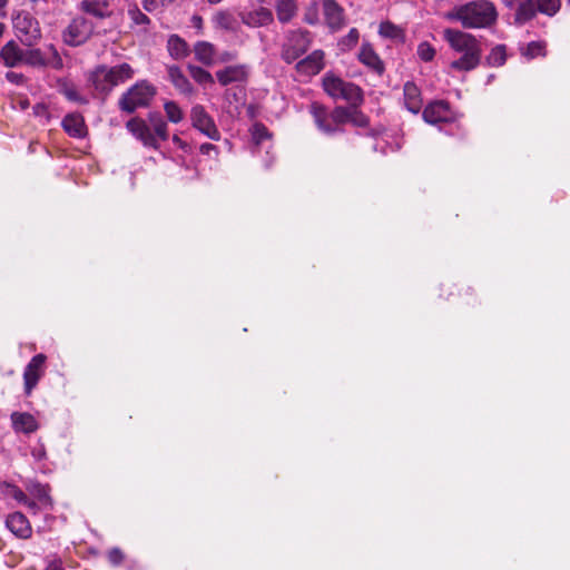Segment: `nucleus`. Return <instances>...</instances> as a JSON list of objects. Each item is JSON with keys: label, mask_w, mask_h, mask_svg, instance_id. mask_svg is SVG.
I'll return each mask as SVG.
<instances>
[{"label": "nucleus", "mask_w": 570, "mask_h": 570, "mask_svg": "<svg viewBox=\"0 0 570 570\" xmlns=\"http://www.w3.org/2000/svg\"><path fill=\"white\" fill-rule=\"evenodd\" d=\"M450 21H458L465 29H484L498 20L495 6L489 0H473L455 6L444 14Z\"/></svg>", "instance_id": "obj_1"}, {"label": "nucleus", "mask_w": 570, "mask_h": 570, "mask_svg": "<svg viewBox=\"0 0 570 570\" xmlns=\"http://www.w3.org/2000/svg\"><path fill=\"white\" fill-rule=\"evenodd\" d=\"M443 39L449 46L462 56L451 62V67L460 71L474 69L481 59V46L479 40L471 33L458 29H444Z\"/></svg>", "instance_id": "obj_2"}, {"label": "nucleus", "mask_w": 570, "mask_h": 570, "mask_svg": "<svg viewBox=\"0 0 570 570\" xmlns=\"http://www.w3.org/2000/svg\"><path fill=\"white\" fill-rule=\"evenodd\" d=\"M134 76V69L130 65L124 62L114 67L99 66L90 76V80L95 89L106 96L114 87L124 83L131 79Z\"/></svg>", "instance_id": "obj_3"}, {"label": "nucleus", "mask_w": 570, "mask_h": 570, "mask_svg": "<svg viewBox=\"0 0 570 570\" xmlns=\"http://www.w3.org/2000/svg\"><path fill=\"white\" fill-rule=\"evenodd\" d=\"M324 91L333 99H343L350 105L363 102L362 89L353 82L343 80L332 72H326L322 80Z\"/></svg>", "instance_id": "obj_4"}, {"label": "nucleus", "mask_w": 570, "mask_h": 570, "mask_svg": "<svg viewBox=\"0 0 570 570\" xmlns=\"http://www.w3.org/2000/svg\"><path fill=\"white\" fill-rule=\"evenodd\" d=\"M351 105L348 107H336L331 112L317 104L311 105V114L320 130L325 134H334L340 130V126L348 122Z\"/></svg>", "instance_id": "obj_5"}, {"label": "nucleus", "mask_w": 570, "mask_h": 570, "mask_svg": "<svg viewBox=\"0 0 570 570\" xmlns=\"http://www.w3.org/2000/svg\"><path fill=\"white\" fill-rule=\"evenodd\" d=\"M156 95V88L142 80L131 86L119 99V108L128 114L138 108L147 107Z\"/></svg>", "instance_id": "obj_6"}, {"label": "nucleus", "mask_w": 570, "mask_h": 570, "mask_svg": "<svg viewBox=\"0 0 570 570\" xmlns=\"http://www.w3.org/2000/svg\"><path fill=\"white\" fill-rule=\"evenodd\" d=\"M17 38L27 47L35 46L41 38L39 22L28 12H19L13 19Z\"/></svg>", "instance_id": "obj_7"}, {"label": "nucleus", "mask_w": 570, "mask_h": 570, "mask_svg": "<svg viewBox=\"0 0 570 570\" xmlns=\"http://www.w3.org/2000/svg\"><path fill=\"white\" fill-rule=\"evenodd\" d=\"M92 33V23L83 17L73 18L62 31V41L71 47L83 45Z\"/></svg>", "instance_id": "obj_8"}, {"label": "nucleus", "mask_w": 570, "mask_h": 570, "mask_svg": "<svg viewBox=\"0 0 570 570\" xmlns=\"http://www.w3.org/2000/svg\"><path fill=\"white\" fill-rule=\"evenodd\" d=\"M309 43L308 32L301 30L291 32L283 46L282 58L287 63H292L307 51Z\"/></svg>", "instance_id": "obj_9"}, {"label": "nucleus", "mask_w": 570, "mask_h": 570, "mask_svg": "<svg viewBox=\"0 0 570 570\" xmlns=\"http://www.w3.org/2000/svg\"><path fill=\"white\" fill-rule=\"evenodd\" d=\"M190 120L193 127L199 130L206 137L213 140H219V130L217 129L212 116L205 110V108L202 105L193 106L190 110Z\"/></svg>", "instance_id": "obj_10"}, {"label": "nucleus", "mask_w": 570, "mask_h": 570, "mask_svg": "<svg viewBox=\"0 0 570 570\" xmlns=\"http://www.w3.org/2000/svg\"><path fill=\"white\" fill-rule=\"evenodd\" d=\"M126 128L142 142L144 146L157 149L158 140L148 124L140 118H131L127 121Z\"/></svg>", "instance_id": "obj_11"}, {"label": "nucleus", "mask_w": 570, "mask_h": 570, "mask_svg": "<svg viewBox=\"0 0 570 570\" xmlns=\"http://www.w3.org/2000/svg\"><path fill=\"white\" fill-rule=\"evenodd\" d=\"M46 356L43 354L35 355L24 368L23 380L26 393L30 394L32 389L37 385L43 373V364Z\"/></svg>", "instance_id": "obj_12"}, {"label": "nucleus", "mask_w": 570, "mask_h": 570, "mask_svg": "<svg viewBox=\"0 0 570 570\" xmlns=\"http://www.w3.org/2000/svg\"><path fill=\"white\" fill-rule=\"evenodd\" d=\"M78 9L98 19H106L112 16V0H81Z\"/></svg>", "instance_id": "obj_13"}, {"label": "nucleus", "mask_w": 570, "mask_h": 570, "mask_svg": "<svg viewBox=\"0 0 570 570\" xmlns=\"http://www.w3.org/2000/svg\"><path fill=\"white\" fill-rule=\"evenodd\" d=\"M324 67V52L315 50L306 58L296 63V70L303 76L311 77L317 75Z\"/></svg>", "instance_id": "obj_14"}, {"label": "nucleus", "mask_w": 570, "mask_h": 570, "mask_svg": "<svg viewBox=\"0 0 570 570\" xmlns=\"http://www.w3.org/2000/svg\"><path fill=\"white\" fill-rule=\"evenodd\" d=\"M240 20L250 28L267 26L273 21V13L269 9L258 7L252 11L240 12Z\"/></svg>", "instance_id": "obj_15"}, {"label": "nucleus", "mask_w": 570, "mask_h": 570, "mask_svg": "<svg viewBox=\"0 0 570 570\" xmlns=\"http://www.w3.org/2000/svg\"><path fill=\"white\" fill-rule=\"evenodd\" d=\"M450 118L449 105L444 101L431 102L423 110V119L429 124L448 121Z\"/></svg>", "instance_id": "obj_16"}, {"label": "nucleus", "mask_w": 570, "mask_h": 570, "mask_svg": "<svg viewBox=\"0 0 570 570\" xmlns=\"http://www.w3.org/2000/svg\"><path fill=\"white\" fill-rule=\"evenodd\" d=\"M6 525L14 535L21 539H28L32 533L28 519L21 512L8 515Z\"/></svg>", "instance_id": "obj_17"}, {"label": "nucleus", "mask_w": 570, "mask_h": 570, "mask_svg": "<svg viewBox=\"0 0 570 570\" xmlns=\"http://www.w3.org/2000/svg\"><path fill=\"white\" fill-rule=\"evenodd\" d=\"M23 52L18 43L13 40L8 41L0 50V59L8 68H14L22 65Z\"/></svg>", "instance_id": "obj_18"}, {"label": "nucleus", "mask_w": 570, "mask_h": 570, "mask_svg": "<svg viewBox=\"0 0 570 570\" xmlns=\"http://www.w3.org/2000/svg\"><path fill=\"white\" fill-rule=\"evenodd\" d=\"M247 67L245 65L228 66L216 72V78L222 86L233 82H242L247 78Z\"/></svg>", "instance_id": "obj_19"}, {"label": "nucleus", "mask_w": 570, "mask_h": 570, "mask_svg": "<svg viewBox=\"0 0 570 570\" xmlns=\"http://www.w3.org/2000/svg\"><path fill=\"white\" fill-rule=\"evenodd\" d=\"M323 13L328 27L338 30L344 24L343 9L334 0H323Z\"/></svg>", "instance_id": "obj_20"}, {"label": "nucleus", "mask_w": 570, "mask_h": 570, "mask_svg": "<svg viewBox=\"0 0 570 570\" xmlns=\"http://www.w3.org/2000/svg\"><path fill=\"white\" fill-rule=\"evenodd\" d=\"M65 131L73 138H83L87 135V127L80 114L72 112L62 119Z\"/></svg>", "instance_id": "obj_21"}, {"label": "nucleus", "mask_w": 570, "mask_h": 570, "mask_svg": "<svg viewBox=\"0 0 570 570\" xmlns=\"http://www.w3.org/2000/svg\"><path fill=\"white\" fill-rule=\"evenodd\" d=\"M167 71L170 82L180 94L191 96L195 92L193 85L178 66H169Z\"/></svg>", "instance_id": "obj_22"}, {"label": "nucleus", "mask_w": 570, "mask_h": 570, "mask_svg": "<svg viewBox=\"0 0 570 570\" xmlns=\"http://www.w3.org/2000/svg\"><path fill=\"white\" fill-rule=\"evenodd\" d=\"M12 426L17 432L26 434L33 433L38 430L39 425L37 420L30 413L13 412L11 414Z\"/></svg>", "instance_id": "obj_23"}, {"label": "nucleus", "mask_w": 570, "mask_h": 570, "mask_svg": "<svg viewBox=\"0 0 570 570\" xmlns=\"http://www.w3.org/2000/svg\"><path fill=\"white\" fill-rule=\"evenodd\" d=\"M403 92L406 109L413 114H417L421 110L423 102L419 87L415 83L407 81L404 85Z\"/></svg>", "instance_id": "obj_24"}, {"label": "nucleus", "mask_w": 570, "mask_h": 570, "mask_svg": "<svg viewBox=\"0 0 570 570\" xmlns=\"http://www.w3.org/2000/svg\"><path fill=\"white\" fill-rule=\"evenodd\" d=\"M539 12L537 0H521L515 9L514 22L519 26L533 19Z\"/></svg>", "instance_id": "obj_25"}, {"label": "nucleus", "mask_w": 570, "mask_h": 570, "mask_svg": "<svg viewBox=\"0 0 570 570\" xmlns=\"http://www.w3.org/2000/svg\"><path fill=\"white\" fill-rule=\"evenodd\" d=\"M194 55L197 61L205 66H213L215 63L216 48L208 41H197L194 45Z\"/></svg>", "instance_id": "obj_26"}, {"label": "nucleus", "mask_w": 570, "mask_h": 570, "mask_svg": "<svg viewBox=\"0 0 570 570\" xmlns=\"http://www.w3.org/2000/svg\"><path fill=\"white\" fill-rule=\"evenodd\" d=\"M358 59L362 63L371 68L377 73L384 70L383 62L368 43H363L358 53Z\"/></svg>", "instance_id": "obj_27"}, {"label": "nucleus", "mask_w": 570, "mask_h": 570, "mask_svg": "<svg viewBox=\"0 0 570 570\" xmlns=\"http://www.w3.org/2000/svg\"><path fill=\"white\" fill-rule=\"evenodd\" d=\"M167 49L170 57H173L176 60L184 59L189 55V48L187 42L177 35H171L168 38Z\"/></svg>", "instance_id": "obj_28"}, {"label": "nucleus", "mask_w": 570, "mask_h": 570, "mask_svg": "<svg viewBox=\"0 0 570 570\" xmlns=\"http://www.w3.org/2000/svg\"><path fill=\"white\" fill-rule=\"evenodd\" d=\"M23 65L33 68H47L50 67L49 60L46 53L39 48L27 49L23 52Z\"/></svg>", "instance_id": "obj_29"}, {"label": "nucleus", "mask_w": 570, "mask_h": 570, "mask_svg": "<svg viewBox=\"0 0 570 570\" xmlns=\"http://www.w3.org/2000/svg\"><path fill=\"white\" fill-rule=\"evenodd\" d=\"M277 19L281 22L291 21L297 11V4L295 0H277L275 4Z\"/></svg>", "instance_id": "obj_30"}, {"label": "nucleus", "mask_w": 570, "mask_h": 570, "mask_svg": "<svg viewBox=\"0 0 570 570\" xmlns=\"http://www.w3.org/2000/svg\"><path fill=\"white\" fill-rule=\"evenodd\" d=\"M149 127L156 136V139L167 140L168 139V127L160 114L150 112L148 115Z\"/></svg>", "instance_id": "obj_31"}, {"label": "nucleus", "mask_w": 570, "mask_h": 570, "mask_svg": "<svg viewBox=\"0 0 570 570\" xmlns=\"http://www.w3.org/2000/svg\"><path fill=\"white\" fill-rule=\"evenodd\" d=\"M212 21L217 29L234 31L236 28V19L234 14L227 10L217 11L213 16Z\"/></svg>", "instance_id": "obj_32"}, {"label": "nucleus", "mask_w": 570, "mask_h": 570, "mask_svg": "<svg viewBox=\"0 0 570 570\" xmlns=\"http://www.w3.org/2000/svg\"><path fill=\"white\" fill-rule=\"evenodd\" d=\"M187 69L189 71L190 77L199 85H207L214 82L212 73L205 70L204 68L195 65H188Z\"/></svg>", "instance_id": "obj_33"}, {"label": "nucleus", "mask_w": 570, "mask_h": 570, "mask_svg": "<svg viewBox=\"0 0 570 570\" xmlns=\"http://www.w3.org/2000/svg\"><path fill=\"white\" fill-rule=\"evenodd\" d=\"M379 33L384 38L394 40H400L403 38L402 29L390 21H384L380 24Z\"/></svg>", "instance_id": "obj_34"}, {"label": "nucleus", "mask_w": 570, "mask_h": 570, "mask_svg": "<svg viewBox=\"0 0 570 570\" xmlns=\"http://www.w3.org/2000/svg\"><path fill=\"white\" fill-rule=\"evenodd\" d=\"M538 10L549 17H553L561 8V0H537Z\"/></svg>", "instance_id": "obj_35"}, {"label": "nucleus", "mask_w": 570, "mask_h": 570, "mask_svg": "<svg viewBox=\"0 0 570 570\" xmlns=\"http://www.w3.org/2000/svg\"><path fill=\"white\" fill-rule=\"evenodd\" d=\"M505 59H507V53H505L504 46L494 47L487 58L488 63L492 67H500V66L504 65Z\"/></svg>", "instance_id": "obj_36"}, {"label": "nucleus", "mask_w": 570, "mask_h": 570, "mask_svg": "<svg viewBox=\"0 0 570 570\" xmlns=\"http://www.w3.org/2000/svg\"><path fill=\"white\" fill-rule=\"evenodd\" d=\"M164 109L170 122L178 124L183 120V110L175 101H166L164 105Z\"/></svg>", "instance_id": "obj_37"}, {"label": "nucleus", "mask_w": 570, "mask_h": 570, "mask_svg": "<svg viewBox=\"0 0 570 570\" xmlns=\"http://www.w3.org/2000/svg\"><path fill=\"white\" fill-rule=\"evenodd\" d=\"M358 39H360V33H358L357 29L352 28L348 31V33L340 40L338 46L341 47L342 50L347 51L356 46V43L358 42Z\"/></svg>", "instance_id": "obj_38"}, {"label": "nucleus", "mask_w": 570, "mask_h": 570, "mask_svg": "<svg viewBox=\"0 0 570 570\" xmlns=\"http://www.w3.org/2000/svg\"><path fill=\"white\" fill-rule=\"evenodd\" d=\"M49 60L50 67L53 69H61L63 66L62 58L60 57L57 48L53 45H48L43 51Z\"/></svg>", "instance_id": "obj_39"}, {"label": "nucleus", "mask_w": 570, "mask_h": 570, "mask_svg": "<svg viewBox=\"0 0 570 570\" xmlns=\"http://www.w3.org/2000/svg\"><path fill=\"white\" fill-rule=\"evenodd\" d=\"M32 493L38 499V502L43 507H51V498L49 495V490L46 485L36 484L32 488Z\"/></svg>", "instance_id": "obj_40"}, {"label": "nucleus", "mask_w": 570, "mask_h": 570, "mask_svg": "<svg viewBox=\"0 0 570 570\" xmlns=\"http://www.w3.org/2000/svg\"><path fill=\"white\" fill-rule=\"evenodd\" d=\"M358 106L351 105L348 122L356 127H366L368 124L367 117L357 109Z\"/></svg>", "instance_id": "obj_41"}, {"label": "nucleus", "mask_w": 570, "mask_h": 570, "mask_svg": "<svg viewBox=\"0 0 570 570\" xmlns=\"http://www.w3.org/2000/svg\"><path fill=\"white\" fill-rule=\"evenodd\" d=\"M523 55L530 59L538 56H544V43L539 41H532L528 43L523 49Z\"/></svg>", "instance_id": "obj_42"}, {"label": "nucleus", "mask_w": 570, "mask_h": 570, "mask_svg": "<svg viewBox=\"0 0 570 570\" xmlns=\"http://www.w3.org/2000/svg\"><path fill=\"white\" fill-rule=\"evenodd\" d=\"M128 14L134 23L136 24H148L149 18L142 13L137 6L129 8Z\"/></svg>", "instance_id": "obj_43"}, {"label": "nucleus", "mask_w": 570, "mask_h": 570, "mask_svg": "<svg viewBox=\"0 0 570 570\" xmlns=\"http://www.w3.org/2000/svg\"><path fill=\"white\" fill-rule=\"evenodd\" d=\"M417 55L423 61H431L435 56V50L430 43L422 42L417 47Z\"/></svg>", "instance_id": "obj_44"}, {"label": "nucleus", "mask_w": 570, "mask_h": 570, "mask_svg": "<svg viewBox=\"0 0 570 570\" xmlns=\"http://www.w3.org/2000/svg\"><path fill=\"white\" fill-rule=\"evenodd\" d=\"M253 139L256 144H261L265 139L269 138V132L267 128L262 124H256L252 130Z\"/></svg>", "instance_id": "obj_45"}, {"label": "nucleus", "mask_w": 570, "mask_h": 570, "mask_svg": "<svg viewBox=\"0 0 570 570\" xmlns=\"http://www.w3.org/2000/svg\"><path fill=\"white\" fill-rule=\"evenodd\" d=\"M65 97L70 101L86 104L87 100L82 98L75 87H65L62 90Z\"/></svg>", "instance_id": "obj_46"}, {"label": "nucleus", "mask_w": 570, "mask_h": 570, "mask_svg": "<svg viewBox=\"0 0 570 570\" xmlns=\"http://www.w3.org/2000/svg\"><path fill=\"white\" fill-rule=\"evenodd\" d=\"M161 7H165L163 0H142V8L148 12H153Z\"/></svg>", "instance_id": "obj_47"}, {"label": "nucleus", "mask_w": 570, "mask_h": 570, "mask_svg": "<svg viewBox=\"0 0 570 570\" xmlns=\"http://www.w3.org/2000/svg\"><path fill=\"white\" fill-rule=\"evenodd\" d=\"M108 559L112 564H119L124 559V554L119 549L115 548L109 551Z\"/></svg>", "instance_id": "obj_48"}, {"label": "nucleus", "mask_w": 570, "mask_h": 570, "mask_svg": "<svg viewBox=\"0 0 570 570\" xmlns=\"http://www.w3.org/2000/svg\"><path fill=\"white\" fill-rule=\"evenodd\" d=\"M6 78L10 82L16 83V85L23 83L24 80H26V78H24V76L22 73H18V72H13V71L7 72Z\"/></svg>", "instance_id": "obj_49"}, {"label": "nucleus", "mask_w": 570, "mask_h": 570, "mask_svg": "<svg viewBox=\"0 0 570 570\" xmlns=\"http://www.w3.org/2000/svg\"><path fill=\"white\" fill-rule=\"evenodd\" d=\"M33 114L35 116L37 117H41V118H46V119H49V112H48V109L46 107V105L43 104H37L33 106Z\"/></svg>", "instance_id": "obj_50"}, {"label": "nucleus", "mask_w": 570, "mask_h": 570, "mask_svg": "<svg viewBox=\"0 0 570 570\" xmlns=\"http://www.w3.org/2000/svg\"><path fill=\"white\" fill-rule=\"evenodd\" d=\"M212 151H216V146L209 142L203 144L200 146V153L204 155H209Z\"/></svg>", "instance_id": "obj_51"}, {"label": "nucleus", "mask_w": 570, "mask_h": 570, "mask_svg": "<svg viewBox=\"0 0 570 570\" xmlns=\"http://www.w3.org/2000/svg\"><path fill=\"white\" fill-rule=\"evenodd\" d=\"M46 570H63V568H62V563H61L60 561H57V560L51 561V562L47 566Z\"/></svg>", "instance_id": "obj_52"}, {"label": "nucleus", "mask_w": 570, "mask_h": 570, "mask_svg": "<svg viewBox=\"0 0 570 570\" xmlns=\"http://www.w3.org/2000/svg\"><path fill=\"white\" fill-rule=\"evenodd\" d=\"M235 53L233 52H224L222 56H220V61L225 62V61H232L235 59Z\"/></svg>", "instance_id": "obj_53"}, {"label": "nucleus", "mask_w": 570, "mask_h": 570, "mask_svg": "<svg viewBox=\"0 0 570 570\" xmlns=\"http://www.w3.org/2000/svg\"><path fill=\"white\" fill-rule=\"evenodd\" d=\"M28 106H29V101H28L27 99H24V100H20V107H21V109H23V110H24V109H27V108H28Z\"/></svg>", "instance_id": "obj_54"}, {"label": "nucleus", "mask_w": 570, "mask_h": 570, "mask_svg": "<svg viewBox=\"0 0 570 570\" xmlns=\"http://www.w3.org/2000/svg\"><path fill=\"white\" fill-rule=\"evenodd\" d=\"M26 503H27V504H28V507H29L30 509H32V510H35V509H36V507H37V503H36V502H33V501H30V502H27V501H26Z\"/></svg>", "instance_id": "obj_55"}, {"label": "nucleus", "mask_w": 570, "mask_h": 570, "mask_svg": "<svg viewBox=\"0 0 570 570\" xmlns=\"http://www.w3.org/2000/svg\"><path fill=\"white\" fill-rule=\"evenodd\" d=\"M16 498H17L18 500H26V495H24V494H23V492H21V491L19 492V494H18V495H16Z\"/></svg>", "instance_id": "obj_56"}, {"label": "nucleus", "mask_w": 570, "mask_h": 570, "mask_svg": "<svg viewBox=\"0 0 570 570\" xmlns=\"http://www.w3.org/2000/svg\"><path fill=\"white\" fill-rule=\"evenodd\" d=\"M174 142L177 144V145H181V140L178 136H174L173 138Z\"/></svg>", "instance_id": "obj_57"}, {"label": "nucleus", "mask_w": 570, "mask_h": 570, "mask_svg": "<svg viewBox=\"0 0 570 570\" xmlns=\"http://www.w3.org/2000/svg\"><path fill=\"white\" fill-rule=\"evenodd\" d=\"M193 19L196 22V24H200L202 23V18L200 17L195 16Z\"/></svg>", "instance_id": "obj_58"}, {"label": "nucleus", "mask_w": 570, "mask_h": 570, "mask_svg": "<svg viewBox=\"0 0 570 570\" xmlns=\"http://www.w3.org/2000/svg\"><path fill=\"white\" fill-rule=\"evenodd\" d=\"M223 0H207L208 3L210 4H217L219 2H222Z\"/></svg>", "instance_id": "obj_59"}, {"label": "nucleus", "mask_w": 570, "mask_h": 570, "mask_svg": "<svg viewBox=\"0 0 570 570\" xmlns=\"http://www.w3.org/2000/svg\"><path fill=\"white\" fill-rule=\"evenodd\" d=\"M3 30H4V26L2 23H0V37L2 36Z\"/></svg>", "instance_id": "obj_60"}, {"label": "nucleus", "mask_w": 570, "mask_h": 570, "mask_svg": "<svg viewBox=\"0 0 570 570\" xmlns=\"http://www.w3.org/2000/svg\"><path fill=\"white\" fill-rule=\"evenodd\" d=\"M163 1H164L165 6H167V4L171 3V2H174L175 0H163Z\"/></svg>", "instance_id": "obj_61"}, {"label": "nucleus", "mask_w": 570, "mask_h": 570, "mask_svg": "<svg viewBox=\"0 0 570 570\" xmlns=\"http://www.w3.org/2000/svg\"><path fill=\"white\" fill-rule=\"evenodd\" d=\"M7 0H0V7H3L6 4Z\"/></svg>", "instance_id": "obj_62"}]
</instances>
